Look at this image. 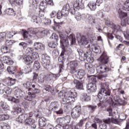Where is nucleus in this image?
Masks as SVG:
<instances>
[{"mask_svg": "<svg viewBox=\"0 0 129 129\" xmlns=\"http://www.w3.org/2000/svg\"><path fill=\"white\" fill-rule=\"evenodd\" d=\"M76 96L75 90L72 89L68 91L63 90L58 93V97L61 98L64 103H71L75 101V98L72 96Z\"/></svg>", "mask_w": 129, "mask_h": 129, "instance_id": "1", "label": "nucleus"}, {"mask_svg": "<svg viewBox=\"0 0 129 129\" xmlns=\"http://www.w3.org/2000/svg\"><path fill=\"white\" fill-rule=\"evenodd\" d=\"M109 83L105 82L101 84V89L98 94V97L99 99H101L102 101H105L107 99L108 96H110L111 91L108 89Z\"/></svg>", "mask_w": 129, "mask_h": 129, "instance_id": "2", "label": "nucleus"}, {"mask_svg": "<svg viewBox=\"0 0 129 129\" xmlns=\"http://www.w3.org/2000/svg\"><path fill=\"white\" fill-rule=\"evenodd\" d=\"M77 52L80 56L79 59L81 61H85L86 59L87 61H88L90 63L93 62V57H92L91 51L89 50V51H87L85 53L81 49H78Z\"/></svg>", "mask_w": 129, "mask_h": 129, "instance_id": "3", "label": "nucleus"}, {"mask_svg": "<svg viewBox=\"0 0 129 129\" xmlns=\"http://www.w3.org/2000/svg\"><path fill=\"white\" fill-rule=\"evenodd\" d=\"M14 95L17 99H16V98L14 97L10 96L8 98V100L9 101H12L14 103H19L20 102L19 99L24 98V96H25V92L21 89L17 88L14 92Z\"/></svg>", "mask_w": 129, "mask_h": 129, "instance_id": "4", "label": "nucleus"}, {"mask_svg": "<svg viewBox=\"0 0 129 129\" xmlns=\"http://www.w3.org/2000/svg\"><path fill=\"white\" fill-rule=\"evenodd\" d=\"M71 115L74 119H77L81 115V107L77 106L74 108L72 110Z\"/></svg>", "mask_w": 129, "mask_h": 129, "instance_id": "5", "label": "nucleus"}, {"mask_svg": "<svg viewBox=\"0 0 129 129\" xmlns=\"http://www.w3.org/2000/svg\"><path fill=\"white\" fill-rule=\"evenodd\" d=\"M32 88H30L28 89V92L27 94L28 95H31V98H35L36 97V94H38L40 92H41V90L40 89L36 88V86L35 85H32Z\"/></svg>", "mask_w": 129, "mask_h": 129, "instance_id": "6", "label": "nucleus"}, {"mask_svg": "<svg viewBox=\"0 0 129 129\" xmlns=\"http://www.w3.org/2000/svg\"><path fill=\"white\" fill-rule=\"evenodd\" d=\"M41 63L44 68L49 67L51 62L50 61V56L46 54H44L41 55Z\"/></svg>", "mask_w": 129, "mask_h": 129, "instance_id": "7", "label": "nucleus"}, {"mask_svg": "<svg viewBox=\"0 0 129 129\" xmlns=\"http://www.w3.org/2000/svg\"><path fill=\"white\" fill-rule=\"evenodd\" d=\"M76 38L80 46L82 45H87L88 41H87V39L85 36L81 35L80 33H77Z\"/></svg>", "mask_w": 129, "mask_h": 129, "instance_id": "8", "label": "nucleus"}, {"mask_svg": "<svg viewBox=\"0 0 129 129\" xmlns=\"http://www.w3.org/2000/svg\"><path fill=\"white\" fill-rule=\"evenodd\" d=\"M23 36L24 39L28 38V36H29L30 38H33V35L36 34V32L34 31V29L33 28L28 29V31L23 30Z\"/></svg>", "mask_w": 129, "mask_h": 129, "instance_id": "9", "label": "nucleus"}, {"mask_svg": "<svg viewBox=\"0 0 129 129\" xmlns=\"http://www.w3.org/2000/svg\"><path fill=\"white\" fill-rule=\"evenodd\" d=\"M96 69L97 73H98L99 74L106 73L107 72H108L109 70L108 68H106V67L103 64L97 66Z\"/></svg>", "mask_w": 129, "mask_h": 129, "instance_id": "10", "label": "nucleus"}, {"mask_svg": "<svg viewBox=\"0 0 129 129\" xmlns=\"http://www.w3.org/2000/svg\"><path fill=\"white\" fill-rule=\"evenodd\" d=\"M73 74H75L76 78L77 79L81 80L83 78L84 76L85 75V71L83 70H79L78 71L76 70L75 72H73Z\"/></svg>", "mask_w": 129, "mask_h": 129, "instance_id": "11", "label": "nucleus"}, {"mask_svg": "<svg viewBox=\"0 0 129 129\" xmlns=\"http://www.w3.org/2000/svg\"><path fill=\"white\" fill-rule=\"evenodd\" d=\"M100 61L102 64H107L108 63V56L105 52H103L100 57Z\"/></svg>", "mask_w": 129, "mask_h": 129, "instance_id": "12", "label": "nucleus"}, {"mask_svg": "<svg viewBox=\"0 0 129 129\" xmlns=\"http://www.w3.org/2000/svg\"><path fill=\"white\" fill-rule=\"evenodd\" d=\"M37 117H39L38 124L41 127H44L47 124V119L44 117H39L37 115Z\"/></svg>", "mask_w": 129, "mask_h": 129, "instance_id": "13", "label": "nucleus"}, {"mask_svg": "<svg viewBox=\"0 0 129 129\" xmlns=\"http://www.w3.org/2000/svg\"><path fill=\"white\" fill-rule=\"evenodd\" d=\"M23 60L27 65H31L34 62L32 58V55H29L23 56Z\"/></svg>", "mask_w": 129, "mask_h": 129, "instance_id": "14", "label": "nucleus"}, {"mask_svg": "<svg viewBox=\"0 0 129 129\" xmlns=\"http://www.w3.org/2000/svg\"><path fill=\"white\" fill-rule=\"evenodd\" d=\"M90 50H92L93 52H94V53H100V52H101V50H100V47L96 44H92L90 46Z\"/></svg>", "mask_w": 129, "mask_h": 129, "instance_id": "15", "label": "nucleus"}, {"mask_svg": "<svg viewBox=\"0 0 129 129\" xmlns=\"http://www.w3.org/2000/svg\"><path fill=\"white\" fill-rule=\"evenodd\" d=\"M118 13L119 14V18L121 19V20L127 19V13L123 12L121 9L120 8L118 10Z\"/></svg>", "mask_w": 129, "mask_h": 129, "instance_id": "16", "label": "nucleus"}, {"mask_svg": "<svg viewBox=\"0 0 129 129\" xmlns=\"http://www.w3.org/2000/svg\"><path fill=\"white\" fill-rule=\"evenodd\" d=\"M56 77H58V75L50 73L47 75L46 76V81H48V82H50V81H53L54 79H56Z\"/></svg>", "mask_w": 129, "mask_h": 129, "instance_id": "17", "label": "nucleus"}, {"mask_svg": "<svg viewBox=\"0 0 129 129\" xmlns=\"http://www.w3.org/2000/svg\"><path fill=\"white\" fill-rule=\"evenodd\" d=\"M87 88L88 90H89L90 92H95L96 91V84H92V83H89L87 86Z\"/></svg>", "mask_w": 129, "mask_h": 129, "instance_id": "18", "label": "nucleus"}, {"mask_svg": "<svg viewBox=\"0 0 129 129\" xmlns=\"http://www.w3.org/2000/svg\"><path fill=\"white\" fill-rule=\"evenodd\" d=\"M74 8H80L81 9H83L84 8L83 0H76L74 4Z\"/></svg>", "mask_w": 129, "mask_h": 129, "instance_id": "19", "label": "nucleus"}, {"mask_svg": "<svg viewBox=\"0 0 129 129\" xmlns=\"http://www.w3.org/2000/svg\"><path fill=\"white\" fill-rule=\"evenodd\" d=\"M86 18H88V20H89V22L90 24H91L93 26H94L97 24V22H96V20L95 19V18L93 17V16L89 15H87L86 16Z\"/></svg>", "mask_w": 129, "mask_h": 129, "instance_id": "20", "label": "nucleus"}, {"mask_svg": "<svg viewBox=\"0 0 129 129\" xmlns=\"http://www.w3.org/2000/svg\"><path fill=\"white\" fill-rule=\"evenodd\" d=\"M85 67L88 70L89 73H91V74H93L95 72V70H94V68H93V67L90 63H86Z\"/></svg>", "mask_w": 129, "mask_h": 129, "instance_id": "21", "label": "nucleus"}, {"mask_svg": "<svg viewBox=\"0 0 129 129\" xmlns=\"http://www.w3.org/2000/svg\"><path fill=\"white\" fill-rule=\"evenodd\" d=\"M72 84H74L77 89H83V85L82 84V82L78 80H75L72 82Z\"/></svg>", "mask_w": 129, "mask_h": 129, "instance_id": "22", "label": "nucleus"}, {"mask_svg": "<svg viewBox=\"0 0 129 129\" xmlns=\"http://www.w3.org/2000/svg\"><path fill=\"white\" fill-rule=\"evenodd\" d=\"M70 65L71 66V70H72V73H73V72L76 71V67L78 66V63H77V61H71L70 62Z\"/></svg>", "mask_w": 129, "mask_h": 129, "instance_id": "23", "label": "nucleus"}, {"mask_svg": "<svg viewBox=\"0 0 129 129\" xmlns=\"http://www.w3.org/2000/svg\"><path fill=\"white\" fill-rule=\"evenodd\" d=\"M61 12L64 17L68 16V14H69V5H66L64 7H63Z\"/></svg>", "mask_w": 129, "mask_h": 129, "instance_id": "24", "label": "nucleus"}, {"mask_svg": "<svg viewBox=\"0 0 129 129\" xmlns=\"http://www.w3.org/2000/svg\"><path fill=\"white\" fill-rule=\"evenodd\" d=\"M33 46L35 50H43L44 48V45L42 43L40 42H35Z\"/></svg>", "mask_w": 129, "mask_h": 129, "instance_id": "25", "label": "nucleus"}, {"mask_svg": "<svg viewBox=\"0 0 129 129\" xmlns=\"http://www.w3.org/2000/svg\"><path fill=\"white\" fill-rule=\"evenodd\" d=\"M59 62H60L59 68V73H61L62 72V70H63V62H64V57L62 55H60L58 58Z\"/></svg>", "mask_w": 129, "mask_h": 129, "instance_id": "26", "label": "nucleus"}, {"mask_svg": "<svg viewBox=\"0 0 129 129\" xmlns=\"http://www.w3.org/2000/svg\"><path fill=\"white\" fill-rule=\"evenodd\" d=\"M58 108V103L56 102H51L49 106V109L55 111L56 109Z\"/></svg>", "mask_w": 129, "mask_h": 129, "instance_id": "27", "label": "nucleus"}, {"mask_svg": "<svg viewBox=\"0 0 129 129\" xmlns=\"http://www.w3.org/2000/svg\"><path fill=\"white\" fill-rule=\"evenodd\" d=\"M96 4L93 2H90L87 5L88 8H89L91 11H95L96 10Z\"/></svg>", "mask_w": 129, "mask_h": 129, "instance_id": "28", "label": "nucleus"}, {"mask_svg": "<svg viewBox=\"0 0 129 129\" xmlns=\"http://www.w3.org/2000/svg\"><path fill=\"white\" fill-rule=\"evenodd\" d=\"M60 44L62 48H66V47L69 46V41L67 38L62 40L61 39L60 40Z\"/></svg>", "mask_w": 129, "mask_h": 129, "instance_id": "29", "label": "nucleus"}, {"mask_svg": "<svg viewBox=\"0 0 129 129\" xmlns=\"http://www.w3.org/2000/svg\"><path fill=\"white\" fill-rule=\"evenodd\" d=\"M35 122V120L31 118H27L25 120V123L26 125H33Z\"/></svg>", "mask_w": 129, "mask_h": 129, "instance_id": "30", "label": "nucleus"}, {"mask_svg": "<svg viewBox=\"0 0 129 129\" xmlns=\"http://www.w3.org/2000/svg\"><path fill=\"white\" fill-rule=\"evenodd\" d=\"M32 21L36 24H41L42 20L36 15H33L32 17Z\"/></svg>", "mask_w": 129, "mask_h": 129, "instance_id": "31", "label": "nucleus"}, {"mask_svg": "<svg viewBox=\"0 0 129 129\" xmlns=\"http://www.w3.org/2000/svg\"><path fill=\"white\" fill-rule=\"evenodd\" d=\"M81 100L83 101H90V96L87 94H83L81 97Z\"/></svg>", "mask_w": 129, "mask_h": 129, "instance_id": "32", "label": "nucleus"}, {"mask_svg": "<svg viewBox=\"0 0 129 129\" xmlns=\"http://www.w3.org/2000/svg\"><path fill=\"white\" fill-rule=\"evenodd\" d=\"M88 78L90 82L89 83H92V84H95L96 83V77L93 75L88 76Z\"/></svg>", "mask_w": 129, "mask_h": 129, "instance_id": "33", "label": "nucleus"}, {"mask_svg": "<svg viewBox=\"0 0 129 129\" xmlns=\"http://www.w3.org/2000/svg\"><path fill=\"white\" fill-rule=\"evenodd\" d=\"M9 2L11 5H17V6H20L23 4V0H9Z\"/></svg>", "mask_w": 129, "mask_h": 129, "instance_id": "34", "label": "nucleus"}, {"mask_svg": "<svg viewBox=\"0 0 129 129\" xmlns=\"http://www.w3.org/2000/svg\"><path fill=\"white\" fill-rule=\"evenodd\" d=\"M16 34H18V32H8L6 33V38L7 39H11V38H13L14 35H16Z\"/></svg>", "mask_w": 129, "mask_h": 129, "instance_id": "35", "label": "nucleus"}, {"mask_svg": "<svg viewBox=\"0 0 129 129\" xmlns=\"http://www.w3.org/2000/svg\"><path fill=\"white\" fill-rule=\"evenodd\" d=\"M6 13L9 16H16V12H15V11L12 8H8L6 9Z\"/></svg>", "mask_w": 129, "mask_h": 129, "instance_id": "36", "label": "nucleus"}, {"mask_svg": "<svg viewBox=\"0 0 129 129\" xmlns=\"http://www.w3.org/2000/svg\"><path fill=\"white\" fill-rule=\"evenodd\" d=\"M87 107L88 110L92 113V112L95 111V109L97 108V106L94 105H87Z\"/></svg>", "mask_w": 129, "mask_h": 129, "instance_id": "37", "label": "nucleus"}, {"mask_svg": "<svg viewBox=\"0 0 129 129\" xmlns=\"http://www.w3.org/2000/svg\"><path fill=\"white\" fill-rule=\"evenodd\" d=\"M25 120V115L21 114L16 118V121L19 123H22Z\"/></svg>", "mask_w": 129, "mask_h": 129, "instance_id": "38", "label": "nucleus"}, {"mask_svg": "<svg viewBox=\"0 0 129 129\" xmlns=\"http://www.w3.org/2000/svg\"><path fill=\"white\" fill-rule=\"evenodd\" d=\"M46 8H47V3L44 1L40 2L39 4V9L41 11H45Z\"/></svg>", "mask_w": 129, "mask_h": 129, "instance_id": "39", "label": "nucleus"}, {"mask_svg": "<svg viewBox=\"0 0 129 129\" xmlns=\"http://www.w3.org/2000/svg\"><path fill=\"white\" fill-rule=\"evenodd\" d=\"M68 38L72 41V45L75 44L76 42V39H75V35L74 34H70L68 35Z\"/></svg>", "mask_w": 129, "mask_h": 129, "instance_id": "40", "label": "nucleus"}, {"mask_svg": "<svg viewBox=\"0 0 129 129\" xmlns=\"http://www.w3.org/2000/svg\"><path fill=\"white\" fill-rule=\"evenodd\" d=\"M10 118L9 114H1L0 115V120L3 121L4 120H8Z\"/></svg>", "mask_w": 129, "mask_h": 129, "instance_id": "41", "label": "nucleus"}, {"mask_svg": "<svg viewBox=\"0 0 129 129\" xmlns=\"http://www.w3.org/2000/svg\"><path fill=\"white\" fill-rule=\"evenodd\" d=\"M48 31L44 30L38 32V35L40 38H44L47 35Z\"/></svg>", "mask_w": 129, "mask_h": 129, "instance_id": "42", "label": "nucleus"}, {"mask_svg": "<svg viewBox=\"0 0 129 129\" xmlns=\"http://www.w3.org/2000/svg\"><path fill=\"white\" fill-rule=\"evenodd\" d=\"M124 11L126 12H128L129 11V0L125 2L124 5L122 6V8Z\"/></svg>", "mask_w": 129, "mask_h": 129, "instance_id": "43", "label": "nucleus"}, {"mask_svg": "<svg viewBox=\"0 0 129 129\" xmlns=\"http://www.w3.org/2000/svg\"><path fill=\"white\" fill-rule=\"evenodd\" d=\"M38 17L39 18V19H40V20L41 21H42V20H43V19H44L45 12H44V10L39 11Z\"/></svg>", "mask_w": 129, "mask_h": 129, "instance_id": "44", "label": "nucleus"}, {"mask_svg": "<svg viewBox=\"0 0 129 129\" xmlns=\"http://www.w3.org/2000/svg\"><path fill=\"white\" fill-rule=\"evenodd\" d=\"M114 30V32H116V33H117L118 31H120V26L118 25H115L113 23V25H112V27H111Z\"/></svg>", "mask_w": 129, "mask_h": 129, "instance_id": "45", "label": "nucleus"}, {"mask_svg": "<svg viewBox=\"0 0 129 129\" xmlns=\"http://www.w3.org/2000/svg\"><path fill=\"white\" fill-rule=\"evenodd\" d=\"M1 106L3 108V109H4L5 110H9L10 109V107L7 104V103H5L4 102H1Z\"/></svg>", "mask_w": 129, "mask_h": 129, "instance_id": "46", "label": "nucleus"}, {"mask_svg": "<svg viewBox=\"0 0 129 129\" xmlns=\"http://www.w3.org/2000/svg\"><path fill=\"white\" fill-rule=\"evenodd\" d=\"M10 49V47L6 46H6H3L1 47V51L3 52V53H9Z\"/></svg>", "mask_w": 129, "mask_h": 129, "instance_id": "47", "label": "nucleus"}, {"mask_svg": "<svg viewBox=\"0 0 129 129\" xmlns=\"http://www.w3.org/2000/svg\"><path fill=\"white\" fill-rule=\"evenodd\" d=\"M44 81H45V79L44 78V75H40L38 76V83L42 84V83H44Z\"/></svg>", "mask_w": 129, "mask_h": 129, "instance_id": "48", "label": "nucleus"}, {"mask_svg": "<svg viewBox=\"0 0 129 129\" xmlns=\"http://www.w3.org/2000/svg\"><path fill=\"white\" fill-rule=\"evenodd\" d=\"M57 45H58V43H57V42H51L48 43V46L49 47V48H52L53 49L56 48Z\"/></svg>", "mask_w": 129, "mask_h": 129, "instance_id": "49", "label": "nucleus"}, {"mask_svg": "<svg viewBox=\"0 0 129 129\" xmlns=\"http://www.w3.org/2000/svg\"><path fill=\"white\" fill-rule=\"evenodd\" d=\"M19 46L20 48H23L24 49H27V47H28V43L22 42L19 44Z\"/></svg>", "mask_w": 129, "mask_h": 129, "instance_id": "50", "label": "nucleus"}, {"mask_svg": "<svg viewBox=\"0 0 129 129\" xmlns=\"http://www.w3.org/2000/svg\"><path fill=\"white\" fill-rule=\"evenodd\" d=\"M21 111H22V109L21 108H17L12 111V113L13 114H14V115H17L19 114Z\"/></svg>", "mask_w": 129, "mask_h": 129, "instance_id": "51", "label": "nucleus"}, {"mask_svg": "<svg viewBox=\"0 0 129 129\" xmlns=\"http://www.w3.org/2000/svg\"><path fill=\"white\" fill-rule=\"evenodd\" d=\"M14 43H15V42L13 40H7L5 42V45L10 49L11 46H12Z\"/></svg>", "mask_w": 129, "mask_h": 129, "instance_id": "52", "label": "nucleus"}, {"mask_svg": "<svg viewBox=\"0 0 129 129\" xmlns=\"http://www.w3.org/2000/svg\"><path fill=\"white\" fill-rule=\"evenodd\" d=\"M45 89L46 91H48V92H50L51 93H53V91H54V88L49 85L46 86Z\"/></svg>", "mask_w": 129, "mask_h": 129, "instance_id": "53", "label": "nucleus"}, {"mask_svg": "<svg viewBox=\"0 0 129 129\" xmlns=\"http://www.w3.org/2000/svg\"><path fill=\"white\" fill-rule=\"evenodd\" d=\"M33 67L36 69V70L40 69V68H41L40 62H39L38 61H35L34 63Z\"/></svg>", "mask_w": 129, "mask_h": 129, "instance_id": "54", "label": "nucleus"}, {"mask_svg": "<svg viewBox=\"0 0 129 129\" xmlns=\"http://www.w3.org/2000/svg\"><path fill=\"white\" fill-rule=\"evenodd\" d=\"M31 57L32 60L34 61V60H37L39 58V54L37 52H33Z\"/></svg>", "mask_w": 129, "mask_h": 129, "instance_id": "55", "label": "nucleus"}, {"mask_svg": "<svg viewBox=\"0 0 129 129\" xmlns=\"http://www.w3.org/2000/svg\"><path fill=\"white\" fill-rule=\"evenodd\" d=\"M6 32L0 33V42H3L5 39H6Z\"/></svg>", "mask_w": 129, "mask_h": 129, "instance_id": "56", "label": "nucleus"}, {"mask_svg": "<svg viewBox=\"0 0 129 129\" xmlns=\"http://www.w3.org/2000/svg\"><path fill=\"white\" fill-rule=\"evenodd\" d=\"M23 86L25 88H29V89H30V87H32V86H33V85H32V83L30 82H27L26 83L23 84Z\"/></svg>", "mask_w": 129, "mask_h": 129, "instance_id": "57", "label": "nucleus"}, {"mask_svg": "<svg viewBox=\"0 0 129 129\" xmlns=\"http://www.w3.org/2000/svg\"><path fill=\"white\" fill-rule=\"evenodd\" d=\"M51 39H54L55 40V42H56V43H58V40H59V38L58 37V35L56 34V33H53L51 37H50Z\"/></svg>", "mask_w": 129, "mask_h": 129, "instance_id": "58", "label": "nucleus"}, {"mask_svg": "<svg viewBox=\"0 0 129 129\" xmlns=\"http://www.w3.org/2000/svg\"><path fill=\"white\" fill-rule=\"evenodd\" d=\"M58 34L60 37V41H61V40H64V39H67L66 35H65V34H64L62 32L59 31Z\"/></svg>", "mask_w": 129, "mask_h": 129, "instance_id": "59", "label": "nucleus"}, {"mask_svg": "<svg viewBox=\"0 0 129 129\" xmlns=\"http://www.w3.org/2000/svg\"><path fill=\"white\" fill-rule=\"evenodd\" d=\"M105 24L108 27H110V28H111V27H112V25H113V23L112 22H110V20L109 19H107L105 21Z\"/></svg>", "mask_w": 129, "mask_h": 129, "instance_id": "60", "label": "nucleus"}, {"mask_svg": "<svg viewBox=\"0 0 129 129\" xmlns=\"http://www.w3.org/2000/svg\"><path fill=\"white\" fill-rule=\"evenodd\" d=\"M4 90H5L6 94H11V93H12V92L13 91L12 89H11L9 87L5 88Z\"/></svg>", "mask_w": 129, "mask_h": 129, "instance_id": "61", "label": "nucleus"}, {"mask_svg": "<svg viewBox=\"0 0 129 129\" xmlns=\"http://www.w3.org/2000/svg\"><path fill=\"white\" fill-rule=\"evenodd\" d=\"M1 127L2 129H11L10 125L6 123H3Z\"/></svg>", "mask_w": 129, "mask_h": 129, "instance_id": "62", "label": "nucleus"}, {"mask_svg": "<svg viewBox=\"0 0 129 129\" xmlns=\"http://www.w3.org/2000/svg\"><path fill=\"white\" fill-rule=\"evenodd\" d=\"M15 83H16V79H11L9 81L8 84L10 86H12L15 85Z\"/></svg>", "mask_w": 129, "mask_h": 129, "instance_id": "63", "label": "nucleus"}, {"mask_svg": "<svg viewBox=\"0 0 129 129\" xmlns=\"http://www.w3.org/2000/svg\"><path fill=\"white\" fill-rule=\"evenodd\" d=\"M22 105L24 107V108H29V103L26 101H24L22 103Z\"/></svg>", "mask_w": 129, "mask_h": 129, "instance_id": "64", "label": "nucleus"}]
</instances>
